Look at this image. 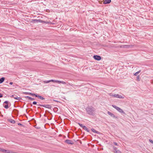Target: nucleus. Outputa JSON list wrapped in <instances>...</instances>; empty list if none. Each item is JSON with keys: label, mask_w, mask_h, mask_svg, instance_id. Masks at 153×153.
<instances>
[{"label": "nucleus", "mask_w": 153, "mask_h": 153, "mask_svg": "<svg viewBox=\"0 0 153 153\" xmlns=\"http://www.w3.org/2000/svg\"><path fill=\"white\" fill-rule=\"evenodd\" d=\"M86 110L87 113L91 115H92L94 114L95 111V108L91 106L87 107Z\"/></svg>", "instance_id": "nucleus-1"}, {"label": "nucleus", "mask_w": 153, "mask_h": 153, "mask_svg": "<svg viewBox=\"0 0 153 153\" xmlns=\"http://www.w3.org/2000/svg\"><path fill=\"white\" fill-rule=\"evenodd\" d=\"M112 106L115 108V109H116L118 111L120 112V113H123L124 114H125V112L123 111L121 108H120L119 107L116 106L115 105H112Z\"/></svg>", "instance_id": "nucleus-2"}, {"label": "nucleus", "mask_w": 153, "mask_h": 153, "mask_svg": "<svg viewBox=\"0 0 153 153\" xmlns=\"http://www.w3.org/2000/svg\"><path fill=\"white\" fill-rule=\"evenodd\" d=\"M56 82H57L59 83H62L63 85H65L67 86H68L70 85L69 83H66L64 81H60L58 80H56Z\"/></svg>", "instance_id": "nucleus-3"}, {"label": "nucleus", "mask_w": 153, "mask_h": 153, "mask_svg": "<svg viewBox=\"0 0 153 153\" xmlns=\"http://www.w3.org/2000/svg\"><path fill=\"white\" fill-rule=\"evenodd\" d=\"M0 149L1 150V151L6 153H14L13 152L8 150H6L2 149Z\"/></svg>", "instance_id": "nucleus-4"}, {"label": "nucleus", "mask_w": 153, "mask_h": 153, "mask_svg": "<svg viewBox=\"0 0 153 153\" xmlns=\"http://www.w3.org/2000/svg\"><path fill=\"white\" fill-rule=\"evenodd\" d=\"M108 114L111 117H112L115 118H117V116L115 115L114 114H113L112 113H111V112L108 111Z\"/></svg>", "instance_id": "nucleus-5"}, {"label": "nucleus", "mask_w": 153, "mask_h": 153, "mask_svg": "<svg viewBox=\"0 0 153 153\" xmlns=\"http://www.w3.org/2000/svg\"><path fill=\"white\" fill-rule=\"evenodd\" d=\"M8 102L7 101H5L4 102V104H3L4 107V108H5L6 109H7L9 108L8 105L7 104V103H8Z\"/></svg>", "instance_id": "nucleus-6"}, {"label": "nucleus", "mask_w": 153, "mask_h": 153, "mask_svg": "<svg viewBox=\"0 0 153 153\" xmlns=\"http://www.w3.org/2000/svg\"><path fill=\"white\" fill-rule=\"evenodd\" d=\"M38 105H39L40 106H42L44 107H45L48 108H50L51 107V105H43L41 104Z\"/></svg>", "instance_id": "nucleus-7"}, {"label": "nucleus", "mask_w": 153, "mask_h": 153, "mask_svg": "<svg viewBox=\"0 0 153 153\" xmlns=\"http://www.w3.org/2000/svg\"><path fill=\"white\" fill-rule=\"evenodd\" d=\"M93 57L94 59L97 60H100L101 59V57L99 56L94 55Z\"/></svg>", "instance_id": "nucleus-8"}, {"label": "nucleus", "mask_w": 153, "mask_h": 153, "mask_svg": "<svg viewBox=\"0 0 153 153\" xmlns=\"http://www.w3.org/2000/svg\"><path fill=\"white\" fill-rule=\"evenodd\" d=\"M11 97H13L14 99L17 100H20L21 99V98L20 97H18V96L16 95H12L11 96Z\"/></svg>", "instance_id": "nucleus-9"}, {"label": "nucleus", "mask_w": 153, "mask_h": 153, "mask_svg": "<svg viewBox=\"0 0 153 153\" xmlns=\"http://www.w3.org/2000/svg\"><path fill=\"white\" fill-rule=\"evenodd\" d=\"M65 142L69 144H73L74 143L73 142L68 140H66L65 141Z\"/></svg>", "instance_id": "nucleus-10"}, {"label": "nucleus", "mask_w": 153, "mask_h": 153, "mask_svg": "<svg viewBox=\"0 0 153 153\" xmlns=\"http://www.w3.org/2000/svg\"><path fill=\"white\" fill-rule=\"evenodd\" d=\"M56 82V80H53V79H51L49 80H47V81H44V83H48L50 82Z\"/></svg>", "instance_id": "nucleus-11"}, {"label": "nucleus", "mask_w": 153, "mask_h": 153, "mask_svg": "<svg viewBox=\"0 0 153 153\" xmlns=\"http://www.w3.org/2000/svg\"><path fill=\"white\" fill-rule=\"evenodd\" d=\"M33 22H40L42 23L44 22V21L41 20H38V19H34L33 20Z\"/></svg>", "instance_id": "nucleus-12"}, {"label": "nucleus", "mask_w": 153, "mask_h": 153, "mask_svg": "<svg viewBox=\"0 0 153 153\" xmlns=\"http://www.w3.org/2000/svg\"><path fill=\"white\" fill-rule=\"evenodd\" d=\"M108 94L111 96H112L114 97L117 98L118 94H113L112 93H110Z\"/></svg>", "instance_id": "nucleus-13"}, {"label": "nucleus", "mask_w": 153, "mask_h": 153, "mask_svg": "<svg viewBox=\"0 0 153 153\" xmlns=\"http://www.w3.org/2000/svg\"><path fill=\"white\" fill-rule=\"evenodd\" d=\"M111 2V0H105L103 3L104 4H107L110 3Z\"/></svg>", "instance_id": "nucleus-14"}, {"label": "nucleus", "mask_w": 153, "mask_h": 153, "mask_svg": "<svg viewBox=\"0 0 153 153\" xmlns=\"http://www.w3.org/2000/svg\"><path fill=\"white\" fill-rule=\"evenodd\" d=\"M8 121L9 122L13 124H14L15 123V120L12 119L9 120Z\"/></svg>", "instance_id": "nucleus-15"}, {"label": "nucleus", "mask_w": 153, "mask_h": 153, "mask_svg": "<svg viewBox=\"0 0 153 153\" xmlns=\"http://www.w3.org/2000/svg\"><path fill=\"white\" fill-rule=\"evenodd\" d=\"M5 78L3 77L0 79V83H2L4 81Z\"/></svg>", "instance_id": "nucleus-16"}, {"label": "nucleus", "mask_w": 153, "mask_h": 153, "mask_svg": "<svg viewBox=\"0 0 153 153\" xmlns=\"http://www.w3.org/2000/svg\"><path fill=\"white\" fill-rule=\"evenodd\" d=\"M125 96L123 95V96H122L121 95H119L118 94L117 95V98H120V99H123L124 98Z\"/></svg>", "instance_id": "nucleus-17"}, {"label": "nucleus", "mask_w": 153, "mask_h": 153, "mask_svg": "<svg viewBox=\"0 0 153 153\" xmlns=\"http://www.w3.org/2000/svg\"><path fill=\"white\" fill-rule=\"evenodd\" d=\"M25 97L26 98H28L29 100H34V99L31 98L29 96H26Z\"/></svg>", "instance_id": "nucleus-18"}, {"label": "nucleus", "mask_w": 153, "mask_h": 153, "mask_svg": "<svg viewBox=\"0 0 153 153\" xmlns=\"http://www.w3.org/2000/svg\"><path fill=\"white\" fill-rule=\"evenodd\" d=\"M36 97H37L41 100H44L45 99L43 97L39 95H36Z\"/></svg>", "instance_id": "nucleus-19"}, {"label": "nucleus", "mask_w": 153, "mask_h": 153, "mask_svg": "<svg viewBox=\"0 0 153 153\" xmlns=\"http://www.w3.org/2000/svg\"><path fill=\"white\" fill-rule=\"evenodd\" d=\"M82 128L84 130L88 131V128L85 126H82Z\"/></svg>", "instance_id": "nucleus-20"}, {"label": "nucleus", "mask_w": 153, "mask_h": 153, "mask_svg": "<svg viewBox=\"0 0 153 153\" xmlns=\"http://www.w3.org/2000/svg\"><path fill=\"white\" fill-rule=\"evenodd\" d=\"M141 71L140 70L139 71H138V72H136L134 74V76H137V74H138L139 73H140V72Z\"/></svg>", "instance_id": "nucleus-21"}, {"label": "nucleus", "mask_w": 153, "mask_h": 153, "mask_svg": "<svg viewBox=\"0 0 153 153\" xmlns=\"http://www.w3.org/2000/svg\"><path fill=\"white\" fill-rule=\"evenodd\" d=\"M114 152L115 153H121V152L119 150H117L116 151H114Z\"/></svg>", "instance_id": "nucleus-22"}, {"label": "nucleus", "mask_w": 153, "mask_h": 153, "mask_svg": "<svg viewBox=\"0 0 153 153\" xmlns=\"http://www.w3.org/2000/svg\"><path fill=\"white\" fill-rule=\"evenodd\" d=\"M31 93L25 92L24 93V94L26 95L29 94L30 95Z\"/></svg>", "instance_id": "nucleus-23"}, {"label": "nucleus", "mask_w": 153, "mask_h": 153, "mask_svg": "<svg viewBox=\"0 0 153 153\" xmlns=\"http://www.w3.org/2000/svg\"><path fill=\"white\" fill-rule=\"evenodd\" d=\"M113 149L114 150V151H116L117 150H118L117 149V148L113 147Z\"/></svg>", "instance_id": "nucleus-24"}, {"label": "nucleus", "mask_w": 153, "mask_h": 153, "mask_svg": "<svg viewBox=\"0 0 153 153\" xmlns=\"http://www.w3.org/2000/svg\"><path fill=\"white\" fill-rule=\"evenodd\" d=\"M30 95L32 96H35L36 97V95H37V94H35L33 93H31Z\"/></svg>", "instance_id": "nucleus-25"}, {"label": "nucleus", "mask_w": 153, "mask_h": 153, "mask_svg": "<svg viewBox=\"0 0 153 153\" xmlns=\"http://www.w3.org/2000/svg\"><path fill=\"white\" fill-rule=\"evenodd\" d=\"M78 124L81 127H82V126H84V125H82V124H80V123H78Z\"/></svg>", "instance_id": "nucleus-26"}, {"label": "nucleus", "mask_w": 153, "mask_h": 153, "mask_svg": "<svg viewBox=\"0 0 153 153\" xmlns=\"http://www.w3.org/2000/svg\"><path fill=\"white\" fill-rule=\"evenodd\" d=\"M149 141L151 143H152V144H153V141L152 140H151V139H149Z\"/></svg>", "instance_id": "nucleus-27"}, {"label": "nucleus", "mask_w": 153, "mask_h": 153, "mask_svg": "<svg viewBox=\"0 0 153 153\" xmlns=\"http://www.w3.org/2000/svg\"><path fill=\"white\" fill-rule=\"evenodd\" d=\"M36 103L37 102L35 101L33 102V105H36Z\"/></svg>", "instance_id": "nucleus-28"}, {"label": "nucleus", "mask_w": 153, "mask_h": 153, "mask_svg": "<svg viewBox=\"0 0 153 153\" xmlns=\"http://www.w3.org/2000/svg\"><path fill=\"white\" fill-rule=\"evenodd\" d=\"M92 131L94 132H96V131L94 129H92Z\"/></svg>", "instance_id": "nucleus-29"}, {"label": "nucleus", "mask_w": 153, "mask_h": 153, "mask_svg": "<svg viewBox=\"0 0 153 153\" xmlns=\"http://www.w3.org/2000/svg\"><path fill=\"white\" fill-rule=\"evenodd\" d=\"M139 77H140V76H137V80H138V81H139V80H140Z\"/></svg>", "instance_id": "nucleus-30"}, {"label": "nucleus", "mask_w": 153, "mask_h": 153, "mask_svg": "<svg viewBox=\"0 0 153 153\" xmlns=\"http://www.w3.org/2000/svg\"><path fill=\"white\" fill-rule=\"evenodd\" d=\"M114 145H116V146H117V143H116V142H114Z\"/></svg>", "instance_id": "nucleus-31"}, {"label": "nucleus", "mask_w": 153, "mask_h": 153, "mask_svg": "<svg viewBox=\"0 0 153 153\" xmlns=\"http://www.w3.org/2000/svg\"><path fill=\"white\" fill-rule=\"evenodd\" d=\"M2 95L1 94H0V98L2 97Z\"/></svg>", "instance_id": "nucleus-32"}, {"label": "nucleus", "mask_w": 153, "mask_h": 153, "mask_svg": "<svg viewBox=\"0 0 153 153\" xmlns=\"http://www.w3.org/2000/svg\"><path fill=\"white\" fill-rule=\"evenodd\" d=\"M13 83L12 82H10L9 84L10 85H12L13 84Z\"/></svg>", "instance_id": "nucleus-33"}, {"label": "nucleus", "mask_w": 153, "mask_h": 153, "mask_svg": "<svg viewBox=\"0 0 153 153\" xmlns=\"http://www.w3.org/2000/svg\"><path fill=\"white\" fill-rule=\"evenodd\" d=\"M18 125H22V124H20V123H19V124H18Z\"/></svg>", "instance_id": "nucleus-34"}, {"label": "nucleus", "mask_w": 153, "mask_h": 153, "mask_svg": "<svg viewBox=\"0 0 153 153\" xmlns=\"http://www.w3.org/2000/svg\"><path fill=\"white\" fill-rule=\"evenodd\" d=\"M1 149V148H0V149ZM1 150L0 149V151H1Z\"/></svg>", "instance_id": "nucleus-35"}]
</instances>
